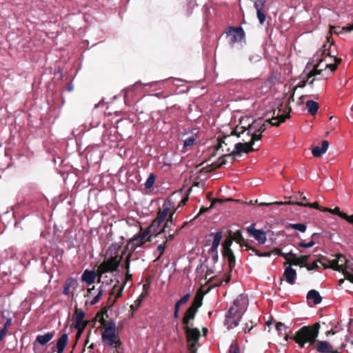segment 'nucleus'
<instances>
[{
  "label": "nucleus",
  "mask_w": 353,
  "mask_h": 353,
  "mask_svg": "<svg viewBox=\"0 0 353 353\" xmlns=\"http://www.w3.org/2000/svg\"><path fill=\"white\" fill-rule=\"evenodd\" d=\"M319 242L317 241H312L310 240L308 243H305L304 241H301L298 243V246L300 248H310L313 247L316 243H319Z\"/></svg>",
  "instance_id": "obj_46"
},
{
  "label": "nucleus",
  "mask_w": 353,
  "mask_h": 353,
  "mask_svg": "<svg viewBox=\"0 0 353 353\" xmlns=\"http://www.w3.org/2000/svg\"><path fill=\"white\" fill-rule=\"evenodd\" d=\"M321 80V79L314 77H310V74L308 73L306 74V79L305 81H306V83L308 84L312 88H314V83L315 81Z\"/></svg>",
  "instance_id": "obj_47"
},
{
  "label": "nucleus",
  "mask_w": 353,
  "mask_h": 353,
  "mask_svg": "<svg viewBox=\"0 0 353 353\" xmlns=\"http://www.w3.org/2000/svg\"><path fill=\"white\" fill-rule=\"evenodd\" d=\"M167 246L168 245L164 241L157 246V251L159 252V255L155 261H159L160 259L161 256L163 254Z\"/></svg>",
  "instance_id": "obj_43"
},
{
  "label": "nucleus",
  "mask_w": 353,
  "mask_h": 353,
  "mask_svg": "<svg viewBox=\"0 0 353 353\" xmlns=\"http://www.w3.org/2000/svg\"><path fill=\"white\" fill-rule=\"evenodd\" d=\"M118 283L119 281H117V283L114 285L112 290L110 292V295L115 294V298L117 299L122 296L124 288V284H123L121 286H119Z\"/></svg>",
  "instance_id": "obj_38"
},
{
  "label": "nucleus",
  "mask_w": 353,
  "mask_h": 353,
  "mask_svg": "<svg viewBox=\"0 0 353 353\" xmlns=\"http://www.w3.org/2000/svg\"><path fill=\"white\" fill-rule=\"evenodd\" d=\"M294 93L290 97L288 103L283 104V102H279L277 109L274 110L272 118L267 120L265 122L262 119L261 128L259 129V133L262 134L267 129L268 125L273 126H279L280 124L285 121L286 119L290 118L291 108L289 106V103L291 100H293Z\"/></svg>",
  "instance_id": "obj_3"
},
{
  "label": "nucleus",
  "mask_w": 353,
  "mask_h": 353,
  "mask_svg": "<svg viewBox=\"0 0 353 353\" xmlns=\"http://www.w3.org/2000/svg\"><path fill=\"white\" fill-rule=\"evenodd\" d=\"M192 191V188H189L188 190V194L187 195L183 198L181 199V201H180V203H179L178 206L176 207V208H175L174 210H176V211L177 210V209L183 205H185L186 204V203L188 201V199H189V194L190 192Z\"/></svg>",
  "instance_id": "obj_52"
},
{
  "label": "nucleus",
  "mask_w": 353,
  "mask_h": 353,
  "mask_svg": "<svg viewBox=\"0 0 353 353\" xmlns=\"http://www.w3.org/2000/svg\"><path fill=\"white\" fill-rule=\"evenodd\" d=\"M290 256L292 259L289 258V261H288L287 263L290 265H300L301 267L305 268L308 265L307 260L310 257L309 255H303L300 257H297L296 254L291 251L290 252Z\"/></svg>",
  "instance_id": "obj_10"
},
{
  "label": "nucleus",
  "mask_w": 353,
  "mask_h": 353,
  "mask_svg": "<svg viewBox=\"0 0 353 353\" xmlns=\"http://www.w3.org/2000/svg\"><path fill=\"white\" fill-rule=\"evenodd\" d=\"M307 299L312 300L314 304L318 305L322 302V297L321 296L319 292L316 290H311L307 294Z\"/></svg>",
  "instance_id": "obj_30"
},
{
  "label": "nucleus",
  "mask_w": 353,
  "mask_h": 353,
  "mask_svg": "<svg viewBox=\"0 0 353 353\" xmlns=\"http://www.w3.org/2000/svg\"><path fill=\"white\" fill-rule=\"evenodd\" d=\"M97 276H99L98 270L96 272L94 270H85L82 274L81 280L89 285L94 282Z\"/></svg>",
  "instance_id": "obj_23"
},
{
  "label": "nucleus",
  "mask_w": 353,
  "mask_h": 353,
  "mask_svg": "<svg viewBox=\"0 0 353 353\" xmlns=\"http://www.w3.org/2000/svg\"><path fill=\"white\" fill-rule=\"evenodd\" d=\"M276 203H278V204L298 205H300V206L313 208H315V209L320 210L321 211H322V209L324 208L323 207H321L318 202H314L313 203H303L302 202H299V201L294 202V201H285V202L276 201Z\"/></svg>",
  "instance_id": "obj_26"
},
{
  "label": "nucleus",
  "mask_w": 353,
  "mask_h": 353,
  "mask_svg": "<svg viewBox=\"0 0 353 353\" xmlns=\"http://www.w3.org/2000/svg\"><path fill=\"white\" fill-rule=\"evenodd\" d=\"M232 238L236 243L239 244L241 247L245 248V250L252 249V246L250 245L243 238L241 230H237L232 234Z\"/></svg>",
  "instance_id": "obj_19"
},
{
  "label": "nucleus",
  "mask_w": 353,
  "mask_h": 353,
  "mask_svg": "<svg viewBox=\"0 0 353 353\" xmlns=\"http://www.w3.org/2000/svg\"><path fill=\"white\" fill-rule=\"evenodd\" d=\"M54 336V332H47L43 335H37L35 341L33 343L34 347L36 346L37 343H39L41 345H45L53 339Z\"/></svg>",
  "instance_id": "obj_21"
},
{
  "label": "nucleus",
  "mask_w": 353,
  "mask_h": 353,
  "mask_svg": "<svg viewBox=\"0 0 353 353\" xmlns=\"http://www.w3.org/2000/svg\"><path fill=\"white\" fill-rule=\"evenodd\" d=\"M175 212L176 210H174L170 214L168 218H167L162 228L159 231L157 230V232L153 234L154 237H157L161 234L165 233H170V232L172 231V228H170V223H174V215Z\"/></svg>",
  "instance_id": "obj_17"
},
{
  "label": "nucleus",
  "mask_w": 353,
  "mask_h": 353,
  "mask_svg": "<svg viewBox=\"0 0 353 353\" xmlns=\"http://www.w3.org/2000/svg\"><path fill=\"white\" fill-rule=\"evenodd\" d=\"M250 250L252 251L253 252L255 253L256 255H257L258 256H260V257H270L272 255V251L261 252L253 246H252V249H250Z\"/></svg>",
  "instance_id": "obj_45"
},
{
  "label": "nucleus",
  "mask_w": 353,
  "mask_h": 353,
  "mask_svg": "<svg viewBox=\"0 0 353 353\" xmlns=\"http://www.w3.org/2000/svg\"><path fill=\"white\" fill-rule=\"evenodd\" d=\"M250 135L251 136V139L250 140V142H252L253 144H254L255 141H259L262 137V134L259 132H251L250 133Z\"/></svg>",
  "instance_id": "obj_50"
},
{
  "label": "nucleus",
  "mask_w": 353,
  "mask_h": 353,
  "mask_svg": "<svg viewBox=\"0 0 353 353\" xmlns=\"http://www.w3.org/2000/svg\"><path fill=\"white\" fill-rule=\"evenodd\" d=\"M323 235L331 241H334V234L329 232H325Z\"/></svg>",
  "instance_id": "obj_64"
},
{
  "label": "nucleus",
  "mask_w": 353,
  "mask_h": 353,
  "mask_svg": "<svg viewBox=\"0 0 353 353\" xmlns=\"http://www.w3.org/2000/svg\"><path fill=\"white\" fill-rule=\"evenodd\" d=\"M262 125V119L259 118L256 120L252 121V123L249 124L247 128L248 135H250V133L252 132H258L259 129L261 128Z\"/></svg>",
  "instance_id": "obj_32"
},
{
  "label": "nucleus",
  "mask_w": 353,
  "mask_h": 353,
  "mask_svg": "<svg viewBox=\"0 0 353 353\" xmlns=\"http://www.w3.org/2000/svg\"><path fill=\"white\" fill-rule=\"evenodd\" d=\"M314 61H316L317 63L314 65L313 69L309 73L310 74V77H316V75L321 74L322 72L325 70L322 63L325 61V59L324 58H314Z\"/></svg>",
  "instance_id": "obj_22"
},
{
  "label": "nucleus",
  "mask_w": 353,
  "mask_h": 353,
  "mask_svg": "<svg viewBox=\"0 0 353 353\" xmlns=\"http://www.w3.org/2000/svg\"><path fill=\"white\" fill-rule=\"evenodd\" d=\"M323 212H329L330 213L337 214L339 216V213H341L340 208L339 207H336L334 209H331L328 208H324L322 209Z\"/></svg>",
  "instance_id": "obj_56"
},
{
  "label": "nucleus",
  "mask_w": 353,
  "mask_h": 353,
  "mask_svg": "<svg viewBox=\"0 0 353 353\" xmlns=\"http://www.w3.org/2000/svg\"><path fill=\"white\" fill-rule=\"evenodd\" d=\"M329 147V142L326 140L323 141L321 147L315 146L312 150V153L315 157H320L322 154L326 152Z\"/></svg>",
  "instance_id": "obj_25"
},
{
  "label": "nucleus",
  "mask_w": 353,
  "mask_h": 353,
  "mask_svg": "<svg viewBox=\"0 0 353 353\" xmlns=\"http://www.w3.org/2000/svg\"><path fill=\"white\" fill-rule=\"evenodd\" d=\"M77 283V280L73 278H68L65 280L63 285V294L65 296L70 295V288L74 287Z\"/></svg>",
  "instance_id": "obj_35"
},
{
  "label": "nucleus",
  "mask_w": 353,
  "mask_h": 353,
  "mask_svg": "<svg viewBox=\"0 0 353 353\" xmlns=\"http://www.w3.org/2000/svg\"><path fill=\"white\" fill-rule=\"evenodd\" d=\"M203 293L201 289H199L194 297V299L191 303V305L190 307L194 308L196 310L198 311V309L202 305L203 303Z\"/></svg>",
  "instance_id": "obj_28"
},
{
  "label": "nucleus",
  "mask_w": 353,
  "mask_h": 353,
  "mask_svg": "<svg viewBox=\"0 0 353 353\" xmlns=\"http://www.w3.org/2000/svg\"><path fill=\"white\" fill-rule=\"evenodd\" d=\"M222 254L223 257L228 259L230 272H231L235 267L236 264V257L234 254V252L232 250H223Z\"/></svg>",
  "instance_id": "obj_27"
},
{
  "label": "nucleus",
  "mask_w": 353,
  "mask_h": 353,
  "mask_svg": "<svg viewBox=\"0 0 353 353\" xmlns=\"http://www.w3.org/2000/svg\"><path fill=\"white\" fill-rule=\"evenodd\" d=\"M345 276V279L353 283V274L347 270L346 267L341 271Z\"/></svg>",
  "instance_id": "obj_54"
},
{
  "label": "nucleus",
  "mask_w": 353,
  "mask_h": 353,
  "mask_svg": "<svg viewBox=\"0 0 353 353\" xmlns=\"http://www.w3.org/2000/svg\"><path fill=\"white\" fill-rule=\"evenodd\" d=\"M210 236H213L212 246L208 250V254L211 255L218 252L217 250L223 236V232L222 231H218L215 233L212 232L210 234Z\"/></svg>",
  "instance_id": "obj_18"
},
{
  "label": "nucleus",
  "mask_w": 353,
  "mask_h": 353,
  "mask_svg": "<svg viewBox=\"0 0 353 353\" xmlns=\"http://www.w3.org/2000/svg\"><path fill=\"white\" fill-rule=\"evenodd\" d=\"M131 256H132V252H130L128 254V256H126L125 261L124 268L125 269L126 272H129Z\"/></svg>",
  "instance_id": "obj_58"
},
{
  "label": "nucleus",
  "mask_w": 353,
  "mask_h": 353,
  "mask_svg": "<svg viewBox=\"0 0 353 353\" xmlns=\"http://www.w3.org/2000/svg\"><path fill=\"white\" fill-rule=\"evenodd\" d=\"M330 38H331V36L327 38V42L323 44V46H322L321 49L319 50L316 53V54L314 56V58H317V59L324 58L325 59V58L327 57H331L330 48L332 46V45L333 44V41H332L330 42Z\"/></svg>",
  "instance_id": "obj_15"
},
{
  "label": "nucleus",
  "mask_w": 353,
  "mask_h": 353,
  "mask_svg": "<svg viewBox=\"0 0 353 353\" xmlns=\"http://www.w3.org/2000/svg\"><path fill=\"white\" fill-rule=\"evenodd\" d=\"M88 323V322H84V323L82 325H81L80 327H79V328H75L76 330H77V333L76 334V341H75V343L74 344L73 347H75L77 341L81 338V336L82 333L83 332L85 328L86 327Z\"/></svg>",
  "instance_id": "obj_42"
},
{
  "label": "nucleus",
  "mask_w": 353,
  "mask_h": 353,
  "mask_svg": "<svg viewBox=\"0 0 353 353\" xmlns=\"http://www.w3.org/2000/svg\"><path fill=\"white\" fill-rule=\"evenodd\" d=\"M267 0H256L254 2V6L256 10V15L261 25H263L265 21V12L263 10Z\"/></svg>",
  "instance_id": "obj_11"
},
{
  "label": "nucleus",
  "mask_w": 353,
  "mask_h": 353,
  "mask_svg": "<svg viewBox=\"0 0 353 353\" xmlns=\"http://www.w3.org/2000/svg\"><path fill=\"white\" fill-rule=\"evenodd\" d=\"M283 277L285 278L286 281L290 284L294 285L296 279V271L293 269L291 265H288L285 268L283 276L280 279L279 285H282Z\"/></svg>",
  "instance_id": "obj_12"
},
{
  "label": "nucleus",
  "mask_w": 353,
  "mask_h": 353,
  "mask_svg": "<svg viewBox=\"0 0 353 353\" xmlns=\"http://www.w3.org/2000/svg\"><path fill=\"white\" fill-rule=\"evenodd\" d=\"M151 241L152 235H150L146 230L142 231V229H141L140 232L137 235H135L128 243L127 248L130 247L132 252H133L137 248L141 246L146 241L150 242Z\"/></svg>",
  "instance_id": "obj_6"
},
{
  "label": "nucleus",
  "mask_w": 353,
  "mask_h": 353,
  "mask_svg": "<svg viewBox=\"0 0 353 353\" xmlns=\"http://www.w3.org/2000/svg\"><path fill=\"white\" fill-rule=\"evenodd\" d=\"M85 317V312H83L81 309H79L78 307H75L73 319L75 321V323L74 325V328H79L81 325H82L85 321H83V319ZM85 322H88L85 321Z\"/></svg>",
  "instance_id": "obj_24"
},
{
  "label": "nucleus",
  "mask_w": 353,
  "mask_h": 353,
  "mask_svg": "<svg viewBox=\"0 0 353 353\" xmlns=\"http://www.w3.org/2000/svg\"><path fill=\"white\" fill-rule=\"evenodd\" d=\"M245 144L241 142H239L234 145V150L229 154H224V157L231 156H241L242 153H244Z\"/></svg>",
  "instance_id": "obj_33"
},
{
  "label": "nucleus",
  "mask_w": 353,
  "mask_h": 353,
  "mask_svg": "<svg viewBox=\"0 0 353 353\" xmlns=\"http://www.w3.org/2000/svg\"><path fill=\"white\" fill-rule=\"evenodd\" d=\"M174 208V203L170 199H168L165 200L162 205L161 208H159L156 219L160 221L161 222H163L166 221V218L169 216L170 214L174 210L172 208Z\"/></svg>",
  "instance_id": "obj_7"
},
{
  "label": "nucleus",
  "mask_w": 353,
  "mask_h": 353,
  "mask_svg": "<svg viewBox=\"0 0 353 353\" xmlns=\"http://www.w3.org/2000/svg\"><path fill=\"white\" fill-rule=\"evenodd\" d=\"M305 106L308 113L312 116L315 115L319 108V103L312 100L306 101Z\"/></svg>",
  "instance_id": "obj_31"
},
{
  "label": "nucleus",
  "mask_w": 353,
  "mask_h": 353,
  "mask_svg": "<svg viewBox=\"0 0 353 353\" xmlns=\"http://www.w3.org/2000/svg\"><path fill=\"white\" fill-rule=\"evenodd\" d=\"M112 296L108 299V307H104L102 310V314L97 313V316L99 317V322L103 327V331L101 333V339L103 342L117 350L120 348L122 345V342L119 338V336L116 332V324L114 321H108L103 318V313L107 312L108 309H110L114 303L117 301V299H112Z\"/></svg>",
  "instance_id": "obj_1"
},
{
  "label": "nucleus",
  "mask_w": 353,
  "mask_h": 353,
  "mask_svg": "<svg viewBox=\"0 0 353 353\" xmlns=\"http://www.w3.org/2000/svg\"><path fill=\"white\" fill-rule=\"evenodd\" d=\"M163 223L157 219L156 218L152 221L151 224L148 227L146 230L148 232L150 235H153L156 233L158 229L160 228Z\"/></svg>",
  "instance_id": "obj_36"
},
{
  "label": "nucleus",
  "mask_w": 353,
  "mask_h": 353,
  "mask_svg": "<svg viewBox=\"0 0 353 353\" xmlns=\"http://www.w3.org/2000/svg\"><path fill=\"white\" fill-rule=\"evenodd\" d=\"M155 179H156L155 174L153 173H150L145 183V188L150 189L154 185Z\"/></svg>",
  "instance_id": "obj_40"
},
{
  "label": "nucleus",
  "mask_w": 353,
  "mask_h": 353,
  "mask_svg": "<svg viewBox=\"0 0 353 353\" xmlns=\"http://www.w3.org/2000/svg\"><path fill=\"white\" fill-rule=\"evenodd\" d=\"M317 261H319V263H321V266L324 268V269H327V268H330V265L326 264L325 262H328L329 260L325 257V256H321L319 257L318 259H317Z\"/></svg>",
  "instance_id": "obj_55"
},
{
  "label": "nucleus",
  "mask_w": 353,
  "mask_h": 353,
  "mask_svg": "<svg viewBox=\"0 0 353 353\" xmlns=\"http://www.w3.org/2000/svg\"><path fill=\"white\" fill-rule=\"evenodd\" d=\"M272 254H274L279 256H283L287 261H289V256H290V252L288 253H283L281 249L274 248L272 250Z\"/></svg>",
  "instance_id": "obj_44"
},
{
  "label": "nucleus",
  "mask_w": 353,
  "mask_h": 353,
  "mask_svg": "<svg viewBox=\"0 0 353 353\" xmlns=\"http://www.w3.org/2000/svg\"><path fill=\"white\" fill-rule=\"evenodd\" d=\"M190 297V294L189 293L183 296L177 302L181 305H183L187 303Z\"/></svg>",
  "instance_id": "obj_60"
},
{
  "label": "nucleus",
  "mask_w": 353,
  "mask_h": 353,
  "mask_svg": "<svg viewBox=\"0 0 353 353\" xmlns=\"http://www.w3.org/2000/svg\"><path fill=\"white\" fill-rule=\"evenodd\" d=\"M228 353H240V348L236 343H232L229 348Z\"/></svg>",
  "instance_id": "obj_51"
},
{
  "label": "nucleus",
  "mask_w": 353,
  "mask_h": 353,
  "mask_svg": "<svg viewBox=\"0 0 353 353\" xmlns=\"http://www.w3.org/2000/svg\"><path fill=\"white\" fill-rule=\"evenodd\" d=\"M315 349L319 353H340L327 341L318 342L316 346H315Z\"/></svg>",
  "instance_id": "obj_14"
},
{
  "label": "nucleus",
  "mask_w": 353,
  "mask_h": 353,
  "mask_svg": "<svg viewBox=\"0 0 353 353\" xmlns=\"http://www.w3.org/2000/svg\"><path fill=\"white\" fill-rule=\"evenodd\" d=\"M183 330H185L188 343L197 342L199 341L201 334L198 328H190L189 325L188 327H183Z\"/></svg>",
  "instance_id": "obj_16"
},
{
  "label": "nucleus",
  "mask_w": 353,
  "mask_h": 353,
  "mask_svg": "<svg viewBox=\"0 0 353 353\" xmlns=\"http://www.w3.org/2000/svg\"><path fill=\"white\" fill-rule=\"evenodd\" d=\"M227 157H224V155L221 156L219 158V159L214 162H213L210 167L211 168V170H215L221 168L223 165L226 163L225 158Z\"/></svg>",
  "instance_id": "obj_37"
},
{
  "label": "nucleus",
  "mask_w": 353,
  "mask_h": 353,
  "mask_svg": "<svg viewBox=\"0 0 353 353\" xmlns=\"http://www.w3.org/2000/svg\"><path fill=\"white\" fill-rule=\"evenodd\" d=\"M288 228L299 230L301 232H305L307 228V226L304 223H290L288 225Z\"/></svg>",
  "instance_id": "obj_41"
},
{
  "label": "nucleus",
  "mask_w": 353,
  "mask_h": 353,
  "mask_svg": "<svg viewBox=\"0 0 353 353\" xmlns=\"http://www.w3.org/2000/svg\"><path fill=\"white\" fill-rule=\"evenodd\" d=\"M118 258L119 256L117 255L111 256L108 260H105L98 266L97 270L99 274V282L101 281V278L103 274L107 272H113L118 269L121 261V259Z\"/></svg>",
  "instance_id": "obj_4"
},
{
  "label": "nucleus",
  "mask_w": 353,
  "mask_h": 353,
  "mask_svg": "<svg viewBox=\"0 0 353 353\" xmlns=\"http://www.w3.org/2000/svg\"><path fill=\"white\" fill-rule=\"evenodd\" d=\"M343 259L342 256H336V259L328 261L330 268L341 272L344 269V263H339V261Z\"/></svg>",
  "instance_id": "obj_34"
},
{
  "label": "nucleus",
  "mask_w": 353,
  "mask_h": 353,
  "mask_svg": "<svg viewBox=\"0 0 353 353\" xmlns=\"http://www.w3.org/2000/svg\"><path fill=\"white\" fill-rule=\"evenodd\" d=\"M195 143V139L193 136L189 137L183 141V148H188L193 145Z\"/></svg>",
  "instance_id": "obj_48"
},
{
  "label": "nucleus",
  "mask_w": 353,
  "mask_h": 353,
  "mask_svg": "<svg viewBox=\"0 0 353 353\" xmlns=\"http://www.w3.org/2000/svg\"><path fill=\"white\" fill-rule=\"evenodd\" d=\"M323 67L325 70L330 69L332 72H334L337 68V65L335 63H325Z\"/></svg>",
  "instance_id": "obj_61"
},
{
  "label": "nucleus",
  "mask_w": 353,
  "mask_h": 353,
  "mask_svg": "<svg viewBox=\"0 0 353 353\" xmlns=\"http://www.w3.org/2000/svg\"><path fill=\"white\" fill-rule=\"evenodd\" d=\"M247 130V128L245 126H239L237 125L234 130H232L231 134L230 135H225L223 138L219 139V144L216 147V150H219L222 147V144H225V140L229 139L231 136H236L239 137L241 134H243L245 131Z\"/></svg>",
  "instance_id": "obj_13"
},
{
  "label": "nucleus",
  "mask_w": 353,
  "mask_h": 353,
  "mask_svg": "<svg viewBox=\"0 0 353 353\" xmlns=\"http://www.w3.org/2000/svg\"><path fill=\"white\" fill-rule=\"evenodd\" d=\"M320 327L319 323H316L312 325L303 326L291 338L301 347H304L307 343L310 345H314L315 347L316 343L320 341L316 340Z\"/></svg>",
  "instance_id": "obj_2"
},
{
  "label": "nucleus",
  "mask_w": 353,
  "mask_h": 353,
  "mask_svg": "<svg viewBox=\"0 0 353 353\" xmlns=\"http://www.w3.org/2000/svg\"><path fill=\"white\" fill-rule=\"evenodd\" d=\"M197 310H196L194 308L189 307L185 311L182 319L183 326L188 327V326L190 325V321L194 319Z\"/></svg>",
  "instance_id": "obj_20"
},
{
  "label": "nucleus",
  "mask_w": 353,
  "mask_h": 353,
  "mask_svg": "<svg viewBox=\"0 0 353 353\" xmlns=\"http://www.w3.org/2000/svg\"><path fill=\"white\" fill-rule=\"evenodd\" d=\"M318 263H319V261H317V260H316V261H314L312 264H311V265L308 263V265L307 266V268H307V270H309V271L314 270H316V269H318V268H319V265H318Z\"/></svg>",
  "instance_id": "obj_62"
},
{
  "label": "nucleus",
  "mask_w": 353,
  "mask_h": 353,
  "mask_svg": "<svg viewBox=\"0 0 353 353\" xmlns=\"http://www.w3.org/2000/svg\"><path fill=\"white\" fill-rule=\"evenodd\" d=\"M243 144H245V150H244V153L245 154H248L251 152H253V151H255L257 149H255L253 148V145L254 144H253L252 142H250V141L248 142H245Z\"/></svg>",
  "instance_id": "obj_49"
},
{
  "label": "nucleus",
  "mask_w": 353,
  "mask_h": 353,
  "mask_svg": "<svg viewBox=\"0 0 353 353\" xmlns=\"http://www.w3.org/2000/svg\"><path fill=\"white\" fill-rule=\"evenodd\" d=\"M233 239L232 238V232L230 231L229 235L226 237V239L224 240L222 246H223V250H229L231 249V245L233 242Z\"/></svg>",
  "instance_id": "obj_39"
},
{
  "label": "nucleus",
  "mask_w": 353,
  "mask_h": 353,
  "mask_svg": "<svg viewBox=\"0 0 353 353\" xmlns=\"http://www.w3.org/2000/svg\"><path fill=\"white\" fill-rule=\"evenodd\" d=\"M68 343V335L67 334H62L57 342V352L63 353L65 347L67 346Z\"/></svg>",
  "instance_id": "obj_29"
},
{
  "label": "nucleus",
  "mask_w": 353,
  "mask_h": 353,
  "mask_svg": "<svg viewBox=\"0 0 353 353\" xmlns=\"http://www.w3.org/2000/svg\"><path fill=\"white\" fill-rule=\"evenodd\" d=\"M342 31H345V30H342V28H341V27H339V26H330V32L331 34L332 33L339 34L341 33Z\"/></svg>",
  "instance_id": "obj_57"
},
{
  "label": "nucleus",
  "mask_w": 353,
  "mask_h": 353,
  "mask_svg": "<svg viewBox=\"0 0 353 353\" xmlns=\"http://www.w3.org/2000/svg\"><path fill=\"white\" fill-rule=\"evenodd\" d=\"M254 225V224H251L246 228V230L260 245H263L267 241L266 232L262 230L256 229Z\"/></svg>",
  "instance_id": "obj_8"
},
{
  "label": "nucleus",
  "mask_w": 353,
  "mask_h": 353,
  "mask_svg": "<svg viewBox=\"0 0 353 353\" xmlns=\"http://www.w3.org/2000/svg\"><path fill=\"white\" fill-rule=\"evenodd\" d=\"M103 294V292L101 289L99 291L98 294L92 299V300L90 302L91 305H95L97 304L100 299H101L102 296Z\"/></svg>",
  "instance_id": "obj_53"
},
{
  "label": "nucleus",
  "mask_w": 353,
  "mask_h": 353,
  "mask_svg": "<svg viewBox=\"0 0 353 353\" xmlns=\"http://www.w3.org/2000/svg\"><path fill=\"white\" fill-rule=\"evenodd\" d=\"M243 316V312L238 307H231L226 314L225 325L228 329L236 327Z\"/></svg>",
  "instance_id": "obj_5"
},
{
  "label": "nucleus",
  "mask_w": 353,
  "mask_h": 353,
  "mask_svg": "<svg viewBox=\"0 0 353 353\" xmlns=\"http://www.w3.org/2000/svg\"><path fill=\"white\" fill-rule=\"evenodd\" d=\"M176 236V234L174 233H171V232H170V233H168V235L167 236H164V239L165 240L163 241L166 244H168V243L169 241H172L174 239Z\"/></svg>",
  "instance_id": "obj_59"
},
{
  "label": "nucleus",
  "mask_w": 353,
  "mask_h": 353,
  "mask_svg": "<svg viewBox=\"0 0 353 353\" xmlns=\"http://www.w3.org/2000/svg\"><path fill=\"white\" fill-rule=\"evenodd\" d=\"M212 208H210V205L209 207H202L201 208L198 214L194 217L196 219L197 216H200L202 214H204L205 212H208L209 210L212 209Z\"/></svg>",
  "instance_id": "obj_63"
},
{
  "label": "nucleus",
  "mask_w": 353,
  "mask_h": 353,
  "mask_svg": "<svg viewBox=\"0 0 353 353\" xmlns=\"http://www.w3.org/2000/svg\"><path fill=\"white\" fill-rule=\"evenodd\" d=\"M226 34L230 37L231 43L241 42L245 37V32L241 27H229Z\"/></svg>",
  "instance_id": "obj_9"
}]
</instances>
